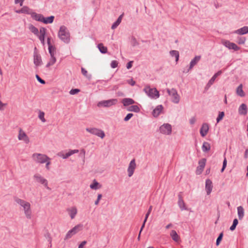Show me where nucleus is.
<instances>
[{
    "label": "nucleus",
    "instance_id": "nucleus-1",
    "mask_svg": "<svg viewBox=\"0 0 248 248\" xmlns=\"http://www.w3.org/2000/svg\"><path fill=\"white\" fill-rule=\"evenodd\" d=\"M15 201L17 204L23 208L26 217L28 219H31V210L30 203L18 198H15Z\"/></svg>",
    "mask_w": 248,
    "mask_h": 248
},
{
    "label": "nucleus",
    "instance_id": "nucleus-2",
    "mask_svg": "<svg viewBox=\"0 0 248 248\" xmlns=\"http://www.w3.org/2000/svg\"><path fill=\"white\" fill-rule=\"evenodd\" d=\"M59 38L64 43L68 44L70 40V36L69 31L64 26H62L58 32Z\"/></svg>",
    "mask_w": 248,
    "mask_h": 248
},
{
    "label": "nucleus",
    "instance_id": "nucleus-3",
    "mask_svg": "<svg viewBox=\"0 0 248 248\" xmlns=\"http://www.w3.org/2000/svg\"><path fill=\"white\" fill-rule=\"evenodd\" d=\"M143 91L151 98L156 99L159 97V93L155 88H151L150 86L145 87Z\"/></svg>",
    "mask_w": 248,
    "mask_h": 248
},
{
    "label": "nucleus",
    "instance_id": "nucleus-4",
    "mask_svg": "<svg viewBox=\"0 0 248 248\" xmlns=\"http://www.w3.org/2000/svg\"><path fill=\"white\" fill-rule=\"evenodd\" d=\"M33 178L36 183L42 185L47 189L51 190V188L48 186V181L39 173L35 174L33 176Z\"/></svg>",
    "mask_w": 248,
    "mask_h": 248
},
{
    "label": "nucleus",
    "instance_id": "nucleus-5",
    "mask_svg": "<svg viewBox=\"0 0 248 248\" xmlns=\"http://www.w3.org/2000/svg\"><path fill=\"white\" fill-rule=\"evenodd\" d=\"M32 157L36 162L41 164L50 160V158L46 155L39 153L33 154Z\"/></svg>",
    "mask_w": 248,
    "mask_h": 248
},
{
    "label": "nucleus",
    "instance_id": "nucleus-6",
    "mask_svg": "<svg viewBox=\"0 0 248 248\" xmlns=\"http://www.w3.org/2000/svg\"><path fill=\"white\" fill-rule=\"evenodd\" d=\"M167 91L168 94L172 97L171 100L173 103L177 104L179 102L180 97L175 89L172 88L170 90L168 89Z\"/></svg>",
    "mask_w": 248,
    "mask_h": 248
},
{
    "label": "nucleus",
    "instance_id": "nucleus-7",
    "mask_svg": "<svg viewBox=\"0 0 248 248\" xmlns=\"http://www.w3.org/2000/svg\"><path fill=\"white\" fill-rule=\"evenodd\" d=\"M86 130L93 135L100 137L101 139H103L105 136V133L103 130L96 128H87Z\"/></svg>",
    "mask_w": 248,
    "mask_h": 248
},
{
    "label": "nucleus",
    "instance_id": "nucleus-8",
    "mask_svg": "<svg viewBox=\"0 0 248 248\" xmlns=\"http://www.w3.org/2000/svg\"><path fill=\"white\" fill-rule=\"evenodd\" d=\"M118 102L117 99H111L107 100H103L99 102L98 107H109L112 105H115Z\"/></svg>",
    "mask_w": 248,
    "mask_h": 248
},
{
    "label": "nucleus",
    "instance_id": "nucleus-9",
    "mask_svg": "<svg viewBox=\"0 0 248 248\" xmlns=\"http://www.w3.org/2000/svg\"><path fill=\"white\" fill-rule=\"evenodd\" d=\"M159 130L163 134L170 135L172 131L171 125L169 124H164L160 127Z\"/></svg>",
    "mask_w": 248,
    "mask_h": 248
},
{
    "label": "nucleus",
    "instance_id": "nucleus-10",
    "mask_svg": "<svg viewBox=\"0 0 248 248\" xmlns=\"http://www.w3.org/2000/svg\"><path fill=\"white\" fill-rule=\"evenodd\" d=\"M222 73L221 70L218 71L217 73H216L209 80L206 86L205 87L204 90L207 91L209 89V88L211 87V86L214 83L216 78L219 76H220Z\"/></svg>",
    "mask_w": 248,
    "mask_h": 248
},
{
    "label": "nucleus",
    "instance_id": "nucleus-11",
    "mask_svg": "<svg viewBox=\"0 0 248 248\" xmlns=\"http://www.w3.org/2000/svg\"><path fill=\"white\" fill-rule=\"evenodd\" d=\"M223 44L230 49H233L235 51H237L240 49V47L235 44L232 43L228 40H226L223 42Z\"/></svg>",
    "mask_w": 248,
    "mask_h": 248
},
{
    "label": "nucleus",
    "instance_id": "nucleus-12",
    "mask_svg": "<svg viewBox=\"0 0 248 248\" xmlns=\"http://www.w3.org/2000/svg\"><path fill=\"white\" fill-rule=\"evenodd\" d=\"M136 163L134 159H132L129 164L127 169L128 175L129 177H131L134 173L135 169L136 168Z\"/></svg>",
    "mask_w": 248,
    "mask_h": 248
},
{
    "label": "nucleus",
    "instance_id": "nucleus-13",
    "mask_svg": "<svg viewBox=\"0 0 248 248\" xmlns=\"http://www.w3.org/2000/svg\"><path fill=\"white\" fill-rule=\"evenodd\" d=\"M178 204L181 210H187V208L186 206L185 203L183 199V197L182 196V192H180L178 194Z\"/></svg>",
    "mask_w": 248,
    "mask_h": 248
},
{
    "label": "nucleus",
    "instance_id": "nucleus-14",
    "mask_svg": "<svg viewBox=\"0 0 248 248\" xmlns=\"http://www.w3.org/2000/svg\"><path fill=\"white\" fill-rule=\"evenodd\" d=\"M36 49V47H35V51H34L33 53V61L34 63L36 66H39L42 63V60L41 57L39 54H38V53L35 51Z\"/></svg>",
    "mask_w": 248,
    "mask_h": 248
},
{
    "label": "nucleus",
    "instance_id": "nucleus-15",
    "mask_svg": "<svg viewBox=\"0 0 248 248\" xmlns=\"http://www.w3.org/2000/svg\"><path fill=\"white\" fill-rule=\"evenodd\" d=\"M78 150H70L68 153L64 154L62 152L59 153L58 155L62 157L63 159H66L74 154L78 153Z\"/></svg>",
    "mask_w": 248,
    "mask_h": 248
},
{
    "label": "nucleus",
    "instance_id": "nucleus-16",
    "mask_svg": "<svg viewBox=\"0 0 248 248\" xmlns=\"http://www.w3.org/2000/svg\"><path fill=\"white\" fill-rule=\"evenodd\" d=\"M209 130V126L207 123H204L202 124L201 129H200V134L202 137H205L208 131Z\"/></svg>",
    "mask_w": 248,
    "mask_h": 248
},
{
    "label": "nucleus",
    "instance_id": "nucleus-17",
    "mask_svg": "<svg viewBox=\"0 0 248 248\" xmlns=\"http://www.w3.org/2000/svg\"><path fill=\"white\" fill-rule=\"evenodd\" d=\"M213 188L212 182L210 179H207L205 182V190L207 195H209Z\"/></svg>",
    "mask_w": 248,
    "mask_h": 248
},
{
    "label": "nucleus",
    "instance_id": "nucleus-18",
    "mask_svg": "<svg viewBox=\"0 0 248 248\" xmlns=\"http://www.w3.org/2000/svg\"><path fill=\"white\" fill-rule=\"evenodd\" d=\"M201 59V56H195L190 62L188 71L191 69L197 63L200 61Z\"/></svg>",
    "mask_w": 248,
    "mask_h": 248
},
{
    "label": "nucleus",
    "instance_id": "nucleus-19",
    "mask_svg": "<svg viewBox=\"0 0 248 248\" xmlns=\"http://www.w3.org/2000/svg\"><path fill=\"white\" fill-rule=\"evenodd\" d=\"M163 109L162 105H158L153 111L152 114L155 117H157L161 113Z\"/></svg>",
    "mask_w": 248,
    "mask_h": 248
},
{
    "label": "nucleus",
    "instance_id": "nucleus-20",
    "mask_svg": "<svg viewBox=\"0 0 248 248\" xmlns=\"http://www.w3.org/2000/svg\"><path fill=\"white\" fill-rule=\"evenodd\" d=\"M206 159L205 158H202L199 161V166L197 167V171L200 170L199 174L201 173L205 166Z\"/></svg>",
    "mask_w": 248,
    "mask_h": 248
},
{
    "label": "nucleus",
    "instance_id": "nucleus-21",
    "mask_svg": "<svg viewBox=\"0 0 248 248\" xmlns=\"http://www.w3.org/2000/svg\"><path fill=\"white\" fill-rule=\"evenodd\" d=\"M233 33L239 35L247 34L248 33V26H244L240 29L235 30L234 31Z\"/></svg>",
    "mask_w": 248,
    "mask_h": 248
},
{
    "label": "nucleus",
    "instance_id": "nucleus-22",
    "mask_svg": "<svg viewBox=\"0 0 248 248\" xmlns=\"http://www.w3.org/2000/svg\"><path fill=\"white\" fill-rule=\"evenodd\" d=\"M122 103L123 104L124 106L126 107L134 104L135 102V101L132 98H124L122 99Z\"/></svg>",
    "mask_w": 248,
    "mask_h": 248
},
{
    "label": "nucleus",
    "instance_id": "nucleus-23",
    "mask_svg": "<svg viewBox=\"0 0 248 248\" xmlns=\"http://www.w3.org/2000/svg\"><path fill=\"white\" fill-rule=\"evenodd\" d=\"M31 17L37 21L42 22V18H43V15L40 14H37L35 12H32L31 14Z\"/></svg>",
    "mask_w": 248,
    "mask_h": 248
},
{
    "label": "nucleus",
    "instance_id": "nucleus-24",
    "mask_svg": "<svg viewBox=\"0 0 248 248\" xmlns=\"http://www.w3.org/2000/svg\"><path fill=\"white\" fill-rule=\"evenodd\" d=\"M54 18L55 17L53 16H51L47 17H45L44 16L43 18H42L43 20L42 22L46 24H51L53 23Z\"/></svg>",
    "mask_w": 248,
    "mask_h": 248
},
{
    "label": "nucleus",
    "instance_id": "nucleus-25",
    "mask_svg": "<svg viewBox=\"0 0 248 248\" xmlns=\"http://www.w3.org/2000/svg\"><path fill=\"white\" fill-rule=\"evenodd\" d=\"M239 114L246 115L247 113V107L245 104H242L238 109Z\"/></svg>",
    "mask_w": 248,
    "mask_h": 248
},
{
    "label": "nucleus",
    "instance_id": "nucleus-26",
    "mask_svg": "<svg viewBox=\"0 0 248 248\" xmlns=\"http://www.w3.org/2000/svg\"><path fill=\"white\" fill-rule=\"evenodd\" d=\"M236 92V94L240 97H244L245 96V93L243 90L242 84H240L237 87Z\"/></svg>",
    "mask_w": 248,
    "mask_h": 248
},
{
    "label": "nucleus",
    "instance_id": "nucleus-27",
    "mask_svg": "<svg viewBox=\"0 0 248 248\" xmlns=\"http://www.w3.org/2000/svg\"><path fill=\"white\" fill-rule=\"evenodd\" d=\"M83 229V225L81 224H78L76 225L73 228H72L71 230L73 234L75 235L78 232L82 230Z\"/></svg>",
    "mask_w": 248,
    "mask_h": 248
},
{
    "label": "nucleus",
    "instance_id": "nucleus-28",
    "mask_svg": "<svg viewBox=\"0 0 248 248\" xmlns=\"http://www.w3.org/2000/svg\"><path fill=\"white\" fill-rule=\"evenodd\" d=\"M83 229V225L81 224H78L76 225L73 228H72L71 230L73 234L75 235L78 232L82 230Z\"/></svg>",
    "mask_w": 248,
    "mask_h": 248
},
{
    "label": "nucleus",
    "instance_id": "nucleus-29",
    "mask_svg": "<svg viewBox=\"0 0 248 248\" xmlns=\"http://www.w3.org/2000/svg\"><path fill=\"white\" fill-rule=\"evenodd\" d=\"M83 229V225L81 224H78L76 225L73 228H72L71 230L73 234L75 235L78 232L82 230Z\"/></svg>",
    "mask_w": 248,
    "mask_h": 248
},
{
    "label": "nucleus",
    "instance_id": "nucleus-30",
    "mask_svg": "<svg viewBox=\"0 0 248 248\" xmlns=\"http://www.w3.org/2000/svg\"><path fill=\"white\" fill-rule=\"evenodd\" d=\"M67 210L69 212V214L71 219L74 218L77 214V208L75 207H73L72 208L68 209Z\"/></svg>",
    "mask_w": 248,
    "mask_h": 248
},
{
    "label": "nucleus",
    "instance_id": "nucleus-31",
    "mask_svg": "<svg viewBox=\"0 0 248 248\" xmlns=\"http://www.w3.org/2000/svg\"><path fill=\"white\" fill-rule=\"evenodd\" d=\"M237 213L239 219L241 220L244 216V210L242 206H239L237 207Z\"/></svg>",
    "mask_w": 248,
    "mask_h": 248
},
{
    "label": "nucleus",
    "instance_id": "nucleus-32",
    "mask_svg": "<svg viewBox=\"0 0 248 248\" xmlns=\"http://www.w3.org/2000/svg\"><path fill=\"white\" fill-rule=\"evenodd\" d=\"M170 235L171 236L173 240L175 242H178L180 239L179 236L178 235L177 233L175 230H172L171 231Z\"/></svg>",
    "mask_w": 248,
    "mask_h": 248
},
{
    "label": "nucleus",
    "instance_id": "nucleus-33",
    "mask_svg": "<svg viewBox=\"0 0 248 248\" xmlns=\"http://www.w3.org/2000/svg\"><path fill=\"white\" fill-rule=\"evenodd\" d=\"M123 16V15H121L119 16V17L118 18L117 20L114 23H113V24L111 26V29L114 30V29H116L118 26V25L121 22Z\"/></svg>",
    "mask_w": 248,
    "mask_h": 248
},
{
    "label": "nucleus",
    "instance_id": "nucleus-34",
    "mask_svg": "<svg viewBox=\"0 0 248 248\" xmlns=\"http://www.w3.org/2000/svg\"><path fill=\"white\" fill-rule=\"evenodd\" d=\"M29 29L32 33L36 36H39V31L38 29L33 25L30 24L29 26Z\"/></svg>",
    "mask_w": 248,
    "mask_h": 248
},
{
    "label": "nucleus",
    "instance_id": "nucleus-35",
    "mask_svg": "<svg viewBox=\"0 0 248 248\" xmlns=\"http://www.w3.org/2000/svg\"><path fill=\"white\" fill-rule=\"evenodd\" d=\"M98 48L102 54H106L107 53L108 49L107 47L105 46L102 43H100L98 45Z\"/></svg>",
    "mask_w": 248,
    "mask_h": 248
},
{
    "label": "nucleus",
    "instance_id": "nucleus-36",
    "mask_svg": "<svg viewBox=\"0 0 248 248\" xmlns=\"http://www.w3.org/2000/svg\"><path fill=\"white\" fill-rule=\"evenodd\" d=\"M127 110L129 111H133L135 112H139L140 111V108L137 105H132L129 107Z\"/></svg>",
    "mask_w": 248,
    "mask_h": 248
},
{
    "label": "nucleus",
    "instance_id": "nucleus-37",
    "mask_svg": "<svg viewBox=\"0 0 248 248\" xmlns=\"http://www.w3.org/2000/svg\"><path fill=\"white\" fill-rule=\"evenodd\" d=\"M20 12H22V13L26 14L28 15H31L32 13L33 12H32V10L29 8L27 6H23L21 9Z\"/></svg>",
    "mask_w": 248,
    "mask_h": 248
},
{
    "label": "nucleus",
    "instance_id": "nucleus-38",
    "mask_svg": "<svg viewBox=\"0 0 248 248\" xmlns=\"http://www.w3.org/2000/svg\"><path fill=\"white\" fill-rule=\"evenodd\" d=\"M171 56L175 57V61L177 62L179 60V53L177 50H171L170 52Z\"/></svg>",
    "mask_w": 248,
    "mask_h": 248
},
{
    "label": "nucleus",
    "instance_id": "nucleus-39",
    "mask_svg": "<svg viewBox=\"0 0 248 248\" xmlns=\"http://www.w3.org/2000/svg\"><path fill=\"white\" fill-rule=\"evenodd\" d=\"M210 145L207 142H204L202 146V150L204 152H207L210 149Z\"/></svg>",
    "mask_w": 248,
    "mask_h": 248
},
{
    "label": "nucleus",
    "instance_id": "nucleus-40",
    "mask_svg": "<svg viewBox=\"0 0 248 248\" xmlns=\"http://www.w3.org/2000/svg\"><path fill=\"white\" fill-rule=\"evenodd\" d=\"M99 185V183H98L95 179L93 181V183L90 185V187L92 189H97L101 187V186H100L99 187H98V186Z\"/></svg>",
    "mask_w": 248,
    "mask_h": 248
},
{
    "label": "nucleus",
    "instance_id": "nucleus-41",
    "mask_svg": "<svg viewBox=\"0 0 248 248\" xmlns=\"http://www.w3.org/2000/svg\"><path fill=\"white\" fill-rule=\"evenodd\" d=\"M26 136V134L21 129H20L18 136V140H22V139H23Z\"/></svg>",
    "mask_w": 248,
    "mask_h": 248
},
{
    "label": "nucleus",
    "instance_id": "nucleus-42",
    "mask_svg": "<svg viewBox=\"0 0 248 248\" xmlns=\"http://www.w3.org/2000/svg\"><path fill=\"white\" fill-rule=\"evenodd\" d=\"M48 51L50 55H55L56 53V47L54 46H48Z\"/></svg>",
    "mask_w": 248,
    "mask_h": 248
},
{
    "label": "nucleus",
    "instance_id": "nucleus-43",
    "mask_svg": "<svg viewBox=\"0 0 248 248\" xmlns=\"http://www.w3.org/2000/svg\"><path fill=\"white\" fill-rule=\"evenodd\" d=\"M130 44L132 45V46L133 47L137 46L139 45V43L137 41L136 38L134 36H132L131 37V41H130Z\"/></svg>",
    "mask_w": 248,
    "mask_h": 248
},
{
    "label": "nucleus",
    "instance_id": "nucleus-44",
    "mask_svg": "<svg viewBox=\"0 0 248 248\" xmlns=\"http://www.w3.org/2000/svg\"><path fill=\"white\" fill-rule=\"evenodd\" d=\"M246 38L245 37H238L237 38L236 42L239 44H244L246 41Z\"/></svg>",
    "mask_w": 248,
    "mask_h": 248
},
{
    "label": "nucleus",
    "instance_id": "nucleus-45",
    "mask_svg": "<svg viewBox=\"0 0 248 248\" xmlns=\"http://www.w3.org/2000/svg\"><path fill=\"white\" fill-rule=\"evenodd\" d=\"M223 232H221V233H220V234H219L218 237L217 238V239L216 240V245L217 246H219L220 243V242L221 241L222 239V238H223Z\"/></svg>",
    "mask_w": 248,
    "mask_h": 248
},
{
    "label": "nucleus",
    "instance_id": "nucleus-46",
    "mask_svg": "<svg viewBox=\"0 0 248 248\" xmlns=\"http://www.w3.org/2000/svg\"><path fill=\"white\" fill-rule=\"evenodd\" d=\"M44 236L47 240L48 242H49V243H51L52 238L50 236V233L47 231H46V232L44 234Z\"/></svg>",
    "mask_w": 248,
    "mask_h": 248
},
{
    "label": "nucleus",
    "instance_id": "nucleus-47",
    "mask_svg": "<svg viewBox=\"0 0 248 248\" xmlns=\"http://www.w3.org/2000/svg\"><path fill=\"white\" fill-rule=\"evenodd\" d=\"M224 112L223 111L219 112V114L217 118V123H219L224 116Z\"/></svg>",
    "mask_w": 248,
    "mask_h": 248
},
{
    "label": "nucleus",
    "instance_id": "nucleus-48",
    "mask_svg": "<svg viewBox=\"0 0 248 248\" xmlns=\"http://www.w3.org/2000/svg\"><path fill=\"white\" fill-rule=\"evenodd\" d=\"M45 113L41 110H39L38 117L43 122H45L46 121L44 118Z\"/></svg>",
    "mask_w": 248,
    "mask_h": 248
},
{
    "label": "nucleus",
    "instance_id": "nucleus-49",
    "mask_svg": "<svg viewBox=\"0 0 248 248\" xmlns=\"http://www.w3.org/2000/svg\"><path fill=\"white\" fill-rule=\"evenodd\" d=\"M74 234H73V233L72 232L71 230H69L67 233H66V235H65V237L64 238V240H67V239H69V238H71L72 237L73 235H74Z\"/></svg>",
    "mask_w": 248,
    "mask_h": 248
},
{
    "label": "nucleus",
    "instance_id": "nucleus-50",
    "mask_svg": "<svg viewBox=\"0 0 248 248\" xmlns=\"http://www.w3.org/2000/svg\"><path fill=\"white\" fill-rule=\"evenodd\" d=\"M46 29L44 27H41L40 28V31L39 32V34L40 35L45 36L46 33Z\"/></svg>",
    "mask_w": 248,
    "mask_h": 248
},
{
    "label": "nucleus",
    "instance_id": "nucleus-51",
    "mask_svg": "<svg viewBox=\"0 0 248 248\" xmlns=\"http://www.w3.org/2000/svg\"><path fill=\"white\" fill-rule=\"evenodd\" d=\"M80 92V90L78 89H72L69 92L70 94L72 95L76 94Z\"/></svg>",
    "mask_w": 248,
    "mask_h": 248
},
{
    "label": "nucleus",
    "instance_id": "nucleus-52",
    "mask_svg": "<svg viewBox=\"0 0 248 248\" xmlns=\"http://www.w3.org/2000/svg\"><path fill=\"white\" fill-rule=\"evenodd\" d=\"M118 62L116 61H112L110 63V66L112 68H115L118 66Z\"/></svg>",
    "mask_w": 248,
    "mask_h": 248
},
{
    "label": "nucleus",
    "instance_id": "nucleus-53",
    "mask_svg": "<svg viewBox=\"0 0 248 248\" xmlns=\"http://www.w3.org/2000/svg\"><path fill=\"white\" fill-rule=\"evenodd\" d=\"M36 77V78L37 79V80L38 81V82H39L41 84H45L46 83V82L45 81L42 79L39 76V75H36L35 76Z\"/></svg>",
    "mask_w": 248,
    "mask_h": 248
},
{
    "label": "nucleus",
    "instance_id": "nucleus-54",
    "mask_svg": "<svg viewBox=\"0 0 248 248\" xmlns=\"http://www.w3.org/2000/svg\"><path fill=\"white\" fill-rule=\"evenodd\" d=\"M133 116L132 113H128L126 115V116L124 118V121L126 122L129 121Z\"/></svg>",
    "mask_w": 248,
    "mask_h": 248
},
{
    "label": "nucleus",
    "instance_id": "nucleus-55",
    "mask_svg": "<svg viewBox=\"0 0 248 248\" xmlns=\"http://www.w3.org/2000/svg\"><path fill=\"white\" fill-rule=\"evenodd\" d=\"M54 56L55 55H50L51 58L49 62L52 63V65H53L56 61V59Z\"/></svg>",
    "mask_w": 248,
    "mask_h": 248
},
{
    "label": "nucleus",
    "instance_id": "nucleus-56",
    "mask_svg": "<svg viewBox=\"0 0 248 248\" xmlns=\"http://www.w3.org/2000/svg\"><path fill=\"white\" fill-rule=\"evenodd\" d=\"M39 39V40H40L41 43L44 45H45V36H43V35H40L39 34V36H37Z\"/></svg>",
    "mask_w": 248,
    "mask_h": 248
},
{
    "label": "nucleus",
    "instance_id": "nucleus-57",
    "mask_svg": "<svg viewBox=\"0 0 248 248\" xmlns=\"http://www.w3.org/2000/svg\"><path fill=\"white\" fill-rule=\"evenodd\" d=\"M127 83L130 84L131 86L135 85L136 82L135 81L132 79H129L127 81Z\"/></svg>",
    "mask_w": 248,
    "mask_h": 248
},
{
    "label": "nucleus",
    "instance_id": "nucleus-58",
    "mask_svg": "<svg viewBox=\"0 0 248 248\" xmlns=\"http://www.w3.org/2000/svg\"><path fill=\"white\" fill-rule=\"evenodd\" d=\"M133 63V61L129 62L126 64V68L128 69H130L132 66V64Z\"/></svg>",
    "mask_w": 248,
    "mask_h": 248
},
{
    "label": "nucleus",
    "instance_id": "nucleus-59",
    "mask_svg": "<svg viewBox=\"0 0 248 248\" xmlns=\"http://www.w3.org/2000/svg\"><path fill=\"white\" fill-rule=\"evenodd\" d=\"M87 241H82L78 246V248H83L84 246L86 244Z\"/></svg>",
    "mask_w": 248,
    "mask_h": 248
},
{
    "label": "nucleus",
    "instance_id": "nucleus-60",
    "mask_svg": "<svg viewBox=\"0 0 248 248\" xmlns=\"http://www.w3.org/2000/svg\"><path fill=\"white\" fill-rule=\"evenodd\" d=\"M6 104L3 103L0 100V110H3L4 109L3 107L6 106Z\"/></svg>",
    "mask_w": 248,
    "mask_h": 248
},
{
    "label": "nucleus",
    "instance_id": "nucleus-61",
    "mask_svg": "<svg viewBox=\"0 0 248 248\" xmlns=\"http://www.w3.org/2000/svg\"><path fill=\"white\" fill-rule=\"evenodd\" d=\"M81 73L85 77H87V71L84 68H81Z\"/></svg>",
    "mask_w": 248,
    "mask_h": 248
},
{
    "label": "nucleus",
    "instance_id": "nucleus-62",
    "mask_svg": "<svg viewBox=\"0 0 248 248\" xmlns=\"http://www.w3.org/2000/svg\"><path fill=\"white\" fill-rule=\"evenodd\" d=\"M22 140H24L26 143H28L30 142L29 138L27 135L23 139H22Z\"/></svg>",
    "mask_w": 248,
    "mask_h": 248
},
{
    "label": "nucleus",
    "instance_id": "nucleus-63",
    "mask_svg": "<svg viewBox=\"0 0 248 248\" xmlns=\"http://www.w3.org/2000/svg\"><path fill=\"white\" fill-rule=\"evenodd\" d=\"M24 0H15V3L17 4L18 3H19L20 2V6H22L23 5V2Z\"/></svg>",
    "mask_w": 248,
    "mask_h": 248
},
{
    "label": "nucleus",
    "instance_id": "nucleus-64",
    "mask_svg": "<svg viewBox=\"0 0 248 248\" xmlns=\"http://www.w3.org/2000/svg\"><path fill=\"white\" fill-rule=\"evenodd\" d=\"M51 37H48L47 39V45H48V46H52V45H51Z\"/></svg>",
    "mask_w": 248,
    "mask_h": 248
}]
</instances>
